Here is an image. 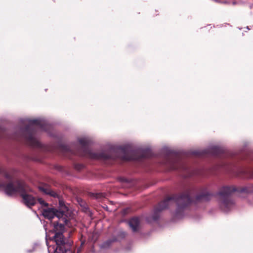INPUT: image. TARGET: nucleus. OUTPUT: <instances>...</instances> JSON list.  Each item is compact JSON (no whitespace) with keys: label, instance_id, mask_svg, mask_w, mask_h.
<instances>
[{"label":"nucleus","instance_id":"1","mask_svg":"<svg viewBox=\"0 0 253 253\" xmlns=\"http://www.w3.org/2000/svg\"><path fill=\"white\" fill-rule=\"evenodd\" d=\"M79 142L81 145L80 147L77 145L69 146L62 144L60 146V149L64 153H70L92 160H115L118 158L125 161H139L151 156V152L148 150H143L139 154L137 151L132 149L128 146L112 149L111 152L109 153L105 152H95L89 149V141L81 138L79 140Z\"/></svg>","mask_w":253,"mask_h":253},{"label":"nucleus","instance_id":"2","mask_svg":"<svg viewBox=\"0 0 253 253\" xmlns=\"http://www.w3.org/2000/svg\"><path fill=\"white\" fill-rule=\"evenodd\" d=\"M193 194V190L188 188L179 194H173L170 197H167L155 208L153 219H158L157 214L167 209L171 200H173L177 205L175 216L179 218L183 215L184 210L191 205L208 202L214 196L213 194L209 191L207 188L201 189L195 197H192Z\"/></svg>","mask_w":253,"mask_h":253},{"label":"nucleus","instance_id":"3","mask_svg":"<svg viewBox=\"0 0 253 253\" xmlns=\"http://www.w3.org/2000/svg\"><path fill=\"white\" fill-rule=\"evenodd\" d=\"M3 188L8 196L19 194L22 198L23 203L28 207L34 206L37 202V199L28 194L31 189L23 180H17L15 183L10 182L6 185L0 183V188Z\"/></svg>","mask_w":253,"mask_h":253},{"label":"nucleus","instance_id":"4","mask_svg":"<svg viewBox=\"0 0 253 253\" xmlns=\"http://www.w3.org/2000/svg\"><path fill=\"white\" fill-rule=\"evenodd\" d=\"M235 192L240 193H251L253 192V186L249 185L239 187L234 186L222 187L217 194L219 198V206L222 210L227 211L233 207L234 202L231 196Z\"/></svg>","mask_w":253,"mask_h":253},{"label":"nucleus","instance_id":"5","mask_svg":"<svg viewBox=\"0 0 253 253\" xmlns=\"http://www.w3.org/2000/svg\"><path fill=\"white\" fill-rule=\"evenodd\" d=\"M60 209L55 208H48L44 209L42 211V215L45 218L51 220L55 217L58 218L57 221L53 222V227L56 224H65L69 227L72 225L71 223V213L68 208L61 202L59 201Z\"/></svg>","mask_w":253,"mask_h":253},{"label":"nucleus","instance_id":"6","mask_svg":"<svg viewBox=\"0 0 253 253\" xmlns=\"http://www.w3.org/2000/svg\"><path fill=\"white\" fill-rule=\"evenodd\" d=\"M37 127L43 130V125L39 120L30 121L29 124L22 130V135L26 143L30 146L35 148H42V144L34 137Z\"/></svg>","mask_w":253,"mask_h":253},{"label":"nucleus","instance_id":"7","mask_svg":"<svg viewBox=\"0 0 253 253\" xmlns=\"http://www.w3.org/2000/svg\"><path fill=\"white\" fill-rule=\"evenodd\" d=\"M65 225V224L59 223L53 227L55 233L53 238L57 245L54 253H72V251L70 250L72 244L70 242H66L63 235Z\"/></svg>","mask_w":253,"mask_h":253},{"label":"nucleus","instance_id":"8","mask_svg":"<svg viewBox=\"0 0 253 253\" xmlns=\"http://www.w3.org/2000/svg\"><path fill=\"white\" fill-rule=\"evenodd\" d=\"M163 164L171 170L179 169L186 171L188 167L183 162L179 154L173 151H169L165 157Z\"/></svg>","mask_w":253,"mask_h":253},{"label":"nucleus","instance_id":"9","mask_svg":"<svg viewBox=\"0 0 253 253\" xmlns=\"http://www.w3.org/2000/svg\"><path fill=\"white\" fill-rule=\"evenodd\" d=\"M39 190L44 193L49 195L54 198H59V195L54 191L52 190L47 185H41L39 187Z\"/></svg>","mask_w":253,"mask_h":253},{"label":"nucleus","instance_id":"10","mask_svg":"<svg viewBox=\"0 0 253 253\" xmlns=\"http://www.w3.org/2000/svg\"><path fill=\"white\" fill-rule=\"evenodd\" d=\"M129 225L133 232L138 230V228L140 224V220L138 217H134L131 218L129 221Z\"/></svg>","mask_w":253,"mask_h":253},{"label":"nucleus","instance_id":"11","mask_svg":"<svg viewBox=\"0 0 253 253\" xmlns=\"http://www.w3.org/2000/svg\"><path fill=\"white\" fill-rule=\"evenodd\" d=\"M117 241V238L113 237L112 238L109 239L100 244L99 247L102 249H107L111 246L113 243L116 242Z\"/></svg>","mask_w":253,"mask_h":253},{"label":"nucleus","instance_id":"12","mask_svg":"<svg viewBox=\"0 0 253 253\" xmlns=\"http://www.w3.org/2000/svg\"><path fill=\"white\" fill-rule=\"evenodd\" d=\"M211 153L215 156L221 157L223 153V150L219 147H213L210 150Z\"/></svg>","mask_w":253,"mask_h":253},{"label":"nucleus","instance_id":"13","mask_svg":"<svg viewBox=\"0 0 253 253\" xmlns=\"http://www.w3.org/2000/svg\"><path fill=\"white\" fill-rule=\"evenodd\" d=\"M1 169H0V174L1 173ZM4 176L5 177V178L6 179H7L9 180V181L6 183L0 182V183H3L4 185L7 184V183H8L10 182H12L13 183H15V181L18 180V179H16L15 181H12V177L11 175H10L9 173H7V172L4 173Z\"/></svg>","mask_w":253,"mask_h":253},{"label":"nucleus","instance_id":"14","mask_svg":"<svg viewBox=\"0 0 253 253\" xmlns=\"http://www.w3.org/2000/svg\"><path fill=\"white\" fill-rule=\"evenodd\" d=\"M37 202H38L41 205L47 207L48 204L45 202L42 198H39L37 199Z\"/></svg>","mask_w":253,"mask_h":253},{"label":"nucleus","instance_id":"15","mask_svg":"<svg viewBox=\"0 0 253 253\" xmlns=\"http://www.w3.org/2000/svg\"><path fill=\"white\" fill-rule=\"evenodd\" d=\"M84 165L81 164H76L74 165L75 169L78 170H81L84 168Z\"/></svg>","mask_w":253,"mask_h":253},{"label":"nucleus","instance_id":"16","mask_svg":"<svg viewBox=\"0 0 253 253\" xmlns=\"http://www.w3.org/2000/svg\"><path fill=\"white\" fill-rule=\"evenodd\" d=\"M0 132H3L2 129L0 127ZM3 137H4V136L2 134H0V138H3Z\"/></svg>","mask_w":253,"mask_h":253},{"label":"nucleus","instance_id":"17","mask_svg":"<svg viewBox=\"0 0 253 253\" xmlns=\"http://www.w3.org/2000/svg\"><path fill=\"white\" fill-rule=\"evenodd\" d=\"M102 195V194H100V193H98V194H96V196H95V198H99L100 197V196Z\"/></svg>","mask_w":253,"mask_h":253}]
</instances>
